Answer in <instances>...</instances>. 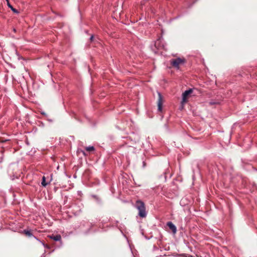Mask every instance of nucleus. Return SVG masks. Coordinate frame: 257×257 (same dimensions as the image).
I'll return each mask as SVG.
<instances>
[{
	"instance_id": "nucleus-1",
	"label": "nucleus",
	"mask_w": 257,
	"mask_h": 257,
	"mask_svg": "<svg viewBox=\"0 0 257 257\" xmlns=\"http://www.w3.org/2000/svg\"><path fill=\"white\" fill-rule=\"evenodd\" d=\"M135 207L139 211V215L142 217H146L147 214V212L146 209L145 204L144 202L140 200H138L136 202Z\"/></svg>"
},
{
	"instance_id": "nucleus-2",
	"label": "nucleus",
	"mask_w": 257,
	"mask_h": 257,
	"mask_svg": "<svg viewBox=\"0 0 257 257\" xmlns=\"http://www.w3.org/2000/svg\"><path fill=\"white\" fill-rule=\"evenodd\" d=\"M186 59L184 58L178 57L176 59H171L170 62V64L173 68L179 70L180 66L184 65L186 63Z\"/></svg>"
},
{
	"instance_id": "nucleus-3",
	"label": "nucleus",
	"mask_w": 257,
	"mask_h": 257,
	"mask_svg": "<svg viewBox=\"0 0 257 257\" xmlns=\"http://www.w3.org/2000/svg\"><path fill=\"white\" fill-rule=\"evenodd\" d=\"M193 92V89L191 88L185 91L182 95V101L181 102L182 107L188 102V98L190 97V95Z\"/></svg>"
},
{
	"instance_id": "nucleus-4",
	"label": "nucleus",
	"mask_w": 257,
	"mask_h": 257,
	"mask_svg": "<svg viewBox=\"0 0 257 257\" xmlns=\"http://www.w3.org/2000/svg\"><path fill=\"white\" fill-rule=\"evenodd\" d=\"M158 100L157 102L158 104V110L159 111L161 112L162 111V106L164 102L163 97L161 93L160 92H158Z\"/></svg>"
},
{
	"instance_id": "nucleus-5",
	"label": "nucleus",
	"mask_w": 257,
	"mask_h": 257,
	"mask_svg": "<svg viewBox=\"0 0 257 257\" xmlns=\"http://www.w3.org/2000/svg\"><path fill=\"white\" fill-rule=\"evenodd\" d=\"M52 180V174L50 175V179L48 181H46V178L43 176L42 180V185L44 187H46L48 184H50Z\"/></svg>"
},
{
	"instance_id": "nucleus-6",
	"label": "nucleus",
	"mask_w": 257,
	"mask_h": 257,
	"mask_svg": "<svg viewBox=\"0 0 257 257\" xmlns=\"http://www.w3.org/2000/svg\"><path fill=\"white\" fill-rule=\"evenodd\" d=\"M169 227V231H171L173 234L176 233L177 228L176 226H167Z\"/></svg>"
},
{
	"instance_id": "nucleus-7",
	"label": "nucleus",
	"mask_w": 257,
	"mask_h": 257,
	"mask_svg": "<svg viewBox=\"0 0 257 257\" xmlns=\"http://www.w3.org/2000/svg\"><path fill=\"white\" fill-rule=\"evenodd\" d=\"M51 238L53 239L55 241H60L61 239V236L60 235H53L52 236H51Z\"/></svg>"
},
{
	"instance_id": "nucleus-8",
	"label": "nucleus",
	"mask_w": 257,
	"mask_h": 257,
	"mask_svg": "<svg viewBox=\"0 0 257 257\" xmlns=\"http://www.w3.org/2000/svg\"><path fill=\"white\" fill-rule=\"evenodd\" d=\"M84 149L88 152H91L95 151V148L93 146L86 147Z\"/></svg>"
},
{
	"instance_id": "nucleus-9",
	"label": "nucleus",
	"mask_w": 257,
	"mask_h": 257,
	"mask_svg": "<svg viewBox=\"0 0 257 257\" xmlns=\"http://www.w3.org/2000/svg\"><path fill=\"white\" fill-rule=\"evenodd\" d=\"M8 6L11 9V10L14 13L16 14L19 13V12L16 10L15 8H13V7L10 4V3H8Z\"/></svg>"
},
{
	"instance_id": "nucleus-10",
	"label": "nucleus",
	"mask_w": 257,
	"mask_h": 257,
	"mask_svg": "<svg viewBox=\"0 0 257 257\" xmlns=\"http://www.w3.org/2000/svg\"><path fill=\"white\" fill-rule=\"evenodd\" d=\"M23 232L27 236H31L32 235V233L31 230H24Z\"/></svg>"
},
{
	"instance_id": "nucleus-11",
	"label": "nucleus",
	"mask_w": 257,
	"mask_h": 257,
	"mask_svg": "<svg viewBox=\"0 0 257 257\" xmlns=\"http://www.w3.org/2000/svg\"><path fill=\"white\" fill-rule=\"evenodd\" d=\"M218 103L217 102H216V101H210L209 102V104L210 105H214V104H218Z\"/></svg>"
},
{
	"instance_id": "nucleus-12",
	"label": "nucleus",
	"mask_w": 257,
	"mask_h": 257,
	"mask_svg": "<svg viewBox=\"0 0 257 257\" xmlns=\"http://www.w3.org/2000/svg\"><path fill=\"white\" fill-rule=\"evenodd\" d=\"M141 232L143 235H145V232L144 231V229L141 228Z\"/></svg>"
},
{
	"instance_id": "nucleus-13",
	"label": "nucleus",
	"mask_w": 257,
	"mask_h": 257,
	"mask_svg": "<svg viewBox=\"0 0 257 257\" xmlns=\"http://www.w3.org/2000/svg\"><path fill=\"white\" fill-rule=\"evenodd\" d=\"M152 236H153L152 235H151L150 236H149V237H147V236H145V237L146 238V239L149 240V239H150L151 238H152Z\"/></svg>"
},
{
	"instance_id": "nucleus-14",
	"label": "nucleus",
	"mask_w": 257,
	"mask_h": 257,
	"mask_svg": "<svg viewBox=\"0 0 257 257\" xmlns=\"http://www.w3.org/2000/svg\"><path fill=\"white\" fill-rule=\"evenodd\" d=\"M166 225H173V224L172 223V222L171 221H169L167 223Z\"/></svg>"
},
{
	"instance_id": "nucleus-15",
	"label": "nucleus",
	"mask_w": 257,
	"mask_h": 257,
	"mask_svg": "<svg viewBox=\"0 0 257 257\" xmlns=\"http://www.w3.org/2000/svg\"><path fill=\"white\" fill-rule=\"evenodd\" d=\"M93 38H94V37H93V35H92V36L90 37V40L91 42L93 41Z\"/></svg>"
},
{
	"instance_id": "nucleus-16",
	"label": "nucleus",
	"mask_w": 257,
	"mask_h": 257,
	"mask_svg": "<svg viewBox=\"0 0 257 257\" xmlns=\"http://www.w3.org/2000/svg\"><path fill=\"white\" fill-rule=\"evenodd\" d=\"M82 153H83V154L84 155V156H87V155L85 153L84 151H82Z\"/></svg>"
},
{
	"instance_id": "nucleus-17",
	"label": "nucleus",
	"mask_w": 257,
	"mask_h": 257,
	"mask_svg": "<svg viewBox=\"0 0 257 257\" xmlns=\"http://www.w3.org/2000/svg\"><path fill=\"white\" fill-rule=\"evenodd\" d=\"M132 255H133V257H137L135 255H134L133 252L132 251Z\"/></svg>"
},
{
	"instance_id": "nucleus-18",
	"label": "nucleus",
	"mask_w": 257,
	"mask_h": 257,
	"mask_svg": "<svg viewBox=\"0 0 257 257\" xmlns=\"http://www.w3.org/2000/svg\"><path fill=\"white\" fill-rule=\"evenodd\" d=\"M6 1H7V4H8V3H10V2H9V0H6Z\"/></svg>"
},
{
	"instance_id": "nucleus-19",
	"label": "nucleus",
	"mask_w": 257,
	"mask_h": 257,
	"mask_svg": "<svg viewBox=\"0 0 257 257\" xmlns=\"http://www.w3.org/2000/svg\"><path fill=\"white\" fill-rule=\"evenodd\" d=\"M165 227H167V226H164ZM165 229H167V227H165Z\"/></svg>"
}]
</instances>
